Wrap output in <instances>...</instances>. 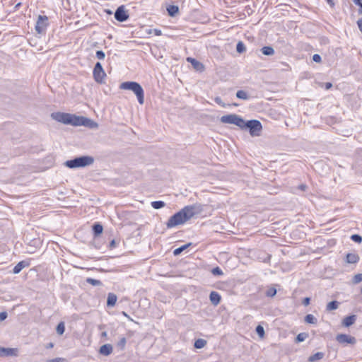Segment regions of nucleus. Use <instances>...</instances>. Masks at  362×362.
<instances>
[{
  "mask_svg": "<svg viewBox=\"0 0 362 362\" xmlns=\"http://www.w3.org/2000/svg\"><path fill=\"white\" fill-rule=\"evenodd\" d=\"M203 209L204 206L201 204L185 206L170 217L166 223V227L168 228H172L178 225L184 224L194 216L201 214Z\"/></svg>",
  "mask_w": 362,
  "mask_h": 362,
  "instance_id": "nucleus-1",
  "label": "nucleus"
},
{
  "mask_svg": "<svg viewBox=\"0 0 362 362\" xmlns=\"http://www.w3.org/2000/svg\"><path fill=\"white\" fill-rule=\"evenodd\" d=\"M51 117L54 120L66 125L74 127L83 126L90 129L98 127V123L93 120L83 116H77L74 114L56 112L51 114Z\"/></svg>",
  "mask_w": 362,
  "mask_h": 362,
  "instance_id": "nucleus-2",
  "label": "nucleus"
},
{
  "mask_svg": "<svg viewBox=\"0 0 362 362\" xmlns=\"http://www.w3.org/2000/svg\"><path fill=\"white\" fill-rule=\"evenodd\" d=\"M119 89L132 90L136 96L140 105L144 103V90L142 86L136 81H124L120 83Z\"/></svg>",
  "mask_w": 362,
  "mask_h": 362,
  "instance_id": "nucleus-3",
  "label": "nucleus"
},
{
  "mask_svg": "<svg viewBox=\"0 0 362 362\" xmlns=\"http://www.w3.org/2000/svg\"><path fill=\"white\" fill-rule=\"evenodd\" d=\"M93 163V157L90 156H82L66 160L64 163V165L69 168L74 169L78 168H84L92 165Z\"/></svg>",
  "mask_w": 362,
  "mask_h": 362,
  "instance_id": "nucleus-4",
  "label": "nucleus"
},
{
  "mask_svg": "<svg viewBox=\"0 0 362 362\" xmlns=\"http://www.w3.org/2000/svg\"><path fill=\"white\" fill-rule=\"evenodd\" d=\"M241 129H248L252 136H258L262 130V123L257 119L243 120Z\"/></svg>",
  "mask_w": 362,
  "mask_h": 362,
  "instance_id": "nucleus-5",
  "label": "nucleus"
},
{
  "mask_svg": "<svg viewBox=\"0 0 362 362\" xmlns=\"http://www.w3.org/2000/svg\"><path fill=\"white\" fill-rule=\"evenodd\" d=\"M243 120L244 119L242 117L236 114L223 115L220 119L222 123L235 124L240 129L243 128Z\"/></svg>",
  "mask_w": 362,
  "mask_h": 362,
  "instance_id": "nucleus-6",
  "label": "nucleus"
},
{
  "mask_svg": "<svg viewBox=\"0 0 362 362\" xmlns=\"http://www.w3.org/2000/svg\"><path fill=\"white\" fill-rule=\"evenodd\" d=\"M129 17V16L123 5L119 6L115 12V18L119 22H124Z\"/></svg>",
  "mask_w": 362,
  "mask_h": 362,
  "instance_id": "nucleus-7",
  "label": "nucleus"
},
{
  "mask_svg": "<svg viewBox=\"0 0 362 362\" xmlns=\"http://www.w3.org/2000/svg\"><path fill=\"white\" fill-rule=\"evenodd\" d=\"M336 340L338 343L344 344H355L356 343V339L355 337H351L346 334H339L336 337Z\"/></svg>",
  "mask_w": 362,
  "mask_h": 362,
  "instance_id": "nucleus-8",
  "label": "nucleus"
},
{
  "mask_svg": "<svg viewBox=\"0 0 362 362\" xmlns=\"http://www.w3.org/2000/svg\"><path fill=\"white\" fill-rule=\"evenodd\" d=\"M29 43L32 47L35 48L37 51H40L43 49L44 46V40L41 38V37L38 35H35L29 40Z\"/></svg>",
  "mask_w": 362,
  "mask_h": 362,
  "instance_id": "nucleus-9",
  "label": "nucleus"
},
{
  "mask_svg": "<svg viewBox=\"0 0 362 362\" xmlns=\"http://www.w3.org/2000/svg\"><path fill=\"white\" fill-rule=\"evenodd\" d=\"M93 78L97 83L103 84L105 83L106 73L104 69H93Z\"/></svg>",
  "mask_w": 362,
  "mask_h": 362,
  "instance_id": "nucleus-10",
  "label": "nucleus"
},
{
  "mask_svg": "<svg viewBox=\"0 0 362 362\" xmlns=\"http://www.w3.org/2000/svg\"><path fill=\"white\" fill-rule=\"evenodd\" d=\"M45 28V16L40 15L35 25V30L38 35L42 34Z\"/></svg>",
  "mask_w": 362,
  "mask_h": 362,
  "instance_id": "nucleus-11",
  "label": "nucleus"
},
{
  "mask_svg": "<svg viewBox=\"0 0 362 362\" xmlns=\"http://www.w3.org/2000/svg\"><path fill=\"white\" fill-rule=\"evenodd\" d=\"M18 349L0 347V356H17Z\"/></svg>",
  "mask_w": 362,
  "mask_h": 362,
  "instance_id": "nucleus-12",
  "label": "nucleus"
},
{
  "mask_svg": "<svg viewBox=\"0 0 362 362\" xmlns=\"http://www.w3.org/2000/svg\"><path fill=\"white\" fill-rule=\"evenodd\" d=\"M209 300L213 305L216 306L221 303V296L218 292L213 291L209 294Z\"/></svg>",
  "mask_w": 362,
  "mask_h": 362,
  "instance_id": "nucleus-13",
  "label": "nucleus"
},
{
  "mask_svg": "<svg viewBox=\"0 0 362 362\" xmlns=\"http://www.w3.org/2000/svg\"><path fill=\"white\" fill-rule=\"evenodd\" d=\"M356 315H351L344 317L342 320L341 325L345 327H349L352 325H354L356 320Z\"/></svg>",
  "mask_w": 362,
  "mask_h": 362,
  "instance_id": "nucleus-14",
  "label": "nucleus"
},
{
  "mask_svg": "<svg viewBox=\"0 0 362 362\" xmlns=\"http://www.w3.org/2000/svg\"><path fill=\"white\" fill-rule=\"evenodd\" d=\"M112 350H113V349H112V346L111 344H105L102 345L100 347L99 353L101 355L107 356L112 354Z\"/></svg>",
  "mask_w": 362,
  "mask_h": 362,
  "instance_id": "nucleus-15",
  "label": "nucleus"
},
{
  "mask_svg": "<svg viewBox=\"0 0 362 362\" xmlns=\"http://www.w3.org/2000/svg\"><path fill=\"white\" fill-rule=\"evenodd\" d=\"M30 265L29 262L26 260H23L19 262L13 269V272L14 274H18L21 272V270L25 267H28Z\"/></svg>",
  "mask_w": 362,
  "mask_h": 362,
  "instance_id": "nucleus-16",
  "label": "nucleus"
},
{
  "mask_svg": "<svg viewBox=\"0 0 362 362\" xmlns=\"http://www.w3.org/2000/svg\"><path fill=\"white\" fill-rule=\"evenodd\" d=\"M92 230L93 236L98 237L103 231V226L100 223L96 222L92 226Z\"/></svg>",
  "mask_w": 362,
  "mask_h": 362,
  "instance_id": "nucleus-17",
  "label": "nucleus"
},
{
  "mask_svg": "<svg viewBox=\"0 0 362 362\" xmlns=\"http://www.w3.org/2000/svg\"><path fill=\"white\" fill-rule=\"evenodd\" d=\"M117 300V296L113 293H109L107 298V306L109 308L114 307Z\"/></svg>",
  "mask_w": 362,
  "mask_h": 362,
  "instance_id": "nucleus-18",
  "label": "nucleus"
},
{
  "mask_svg": "<svg viewBox=\"0 0 362 362\" xmlns=\"http://www.w3.org/2000/svg\"><path fill=\"white\" fill-rule=\"evenodd\" d=\"M359 257L355 253H348L346 256V262L349 264H356L358 262Z\"/></svg>",
  "mask_w": 362,
  "mask_h": 362,
  "instance_id": "nucleus-19",
  "label": "nucleus"
},
{
  "mask_svg": "<svg viewBox=\"0 0 362 362\" xmlns=\"http://www.w3.org/2000/svg\"><path fill=\"white\" fill-rule=\"evenodd\" d=\"M354 168L356 173L362 175V154L357 158Z\"/></svg>",
  "mask_w": 362,
  "mask_h": 362,
  "instance_id": "nucleus-20",
  "label": "nucleus"
},
{
  "mask_svg": "<svg viewBox=\"0 0 362 362\" xmlns=\"http://www.w3.org/2000/svg\"><path fill=\"white\" fill-rule=\"evenodd\" d=\"M167 11L170 16L174 17L179 13V8L175 5H170L167 7Z\"/></svg>",
  "mask_w": 362,
  "mask_h": 362,
  "instance_id": "nucleus-21",
  "label": "nucleus"
},
{
  "mask_svg": "<svg viewBox=\"0 0 362 362\" xmlns=\"http://www.w3.org/2000/svg\"><path fill=\"white\" fill-rule=\"evenodd\" d=\"M260 51L266 56H272L274 54V49L271 46H264L261 48Z\"/></svg>",
  "mask_w": 362,
  "mask_h": 362,
  "instance_id": "nucleus-22",
  "label": "nucleus"
},
{
  "mask_svg": "<svg viewBox=\"0 0 362 362\" xmlns=\"http://www.w3.org/2000/svg\"><path fill=\"white\" fill-rule=\"evenodd\" d=\"M339 303L337 300H332L327 303L326 310L327 311H332L337 310L339 307Z\"/></svg>",
  "mask_w": 362,
  "mask_h": 362,
  "instance_id": "nucleus-23",
  "label": "nucleus"
},
{
  "mask_svg": "<svg viewBox=\"0 0 362 362\" xmlns=\"http://www.w3.org/2000/svg\"><path fill=\"white\" fill-rule=\"evenodd\" d=\"M324 353L322 352H317L315 354L310 356L308 358L310 362H315L322 359L324 357Z\"/></svg>",
  "mask_w": 362,
  "mask_h": 362,
  "instance_id": "nucleus-24",
  "label": "nucleus"
},
{
  "mask_svg": "<svg viewBox=\"0 0 362 362\" xmlns=\"http://www.w3.org/2000/svg\"><path fill=\"white\" fill-rule=\"evenodd\" d=\"M304 320L308 324L315 325L317 322V319L312 314H308L305 316Z\"/></svg>",
  "mask_w": 362,
  "mask_h": 362,
  "instance_id": "nucleus-25",
  "label": "nucleus"
},
{
  "mask_svg": "<svg viewBox=\"0 0 362 362\" xmlns=\"http://www.w3.org/2000/svg\"><path fill=\"white\" fill-rule=\"evenodd\" d=\"M236 97L239 99L245 100L250 99V96H249L248 93L243 90H238L236 93Z\"/></svg>",
  "mask_w": 362,
  "mask_h": 362,
  "instance_id": "nucleus-26",
  "label": "nucleus"
},
{
  "mask_svg": "<svg viewBox=\"0 0 362 362\" xmlns=\"http://www.w3.org/2000/svg\"><path fill=\"white\" fill-rule=\"evenodd\" d=\"M191 245H192V243H189L180 246V247L175 249L174 251H173V255L175 256H177V255H180L184 250H185Z\"/></svg>",
  "mask_w": 362,
  "mask_h": 362,
  "instance_id": "nucleus-27",
  "label": "nucleus"
},
{
  "mask_svg": "<svg viewBox=\"0 0 362 362\" xmlns=\"http://www.w3.org/2000/svg\"><path fill=\"white\" fill-rule=\"evenodd\" d=\"M187 61L192 64L193 68H204L203 64L194 58L187 57Z\"/></svg>",
  "mask_w": 362,
  "mask_h": 362,
  "instance_id": "nucleus-28",
  "label": "nucleus"
},
{
  "mask_svg": "<svg viewBox=\"0 0 362 362\" xmlns=\"http://www.w3.org/2000/svg\"><path fill=\"white\" fill-rule=\"evenodd\" d=\"M151 206L155 209H160L165 206L163 201H153L151 204Z\"/></svg>",
  "mask_w": 362,
  "mask_h": 362,
  "instance_id": "nucleus-29",
  "label": "nucleus"
},
{
  "mask_svg": "<svg viewBox=\"0 0 362 362\" xmlns=\"http://www.w3.org/2000/svg\"><path fill=\"white\" fill-rule=\"evenodd\" d=\"M206 344V341L205 339H198L195 341V342L194 344V346L196 349H199L203 348Z\"/></svg>",
  "mask_w": 362,
  "mask_h": 362,
  "instance_id": "nucleus-30",
  "label": "nucleus"
},
{
  "mask_svg": "<svg viewBox=\"0 0 362 362\" xmlns=\"http://www.w3.org/2000/svg\"><path fill=\"white\" fill-rule=\"evenodd\" d=\"M56 332L59 335H62L65 332V324L64 322H60L57 327Z\"/></svg>",
  "mask_w": 362,
  "mask_h": 362,
  "instance_id": "nucleus-31",
  "label": "nucleus"
},
{
  "mask_svg": "<svg viewBox=\"0 0 362 362\" xmlns=\"http://www.w3.org/2000/svg\"><path fill=\"white\" fill-rule=\"evenodd\" d=\"M276 288L274 286H272L267 290V291L265 292V295L267 297L272 298L276 296Z\"/></svg>",
  "mask_w": 362,
  "mask_h": 362,
  "instance_id": "nucleus-32",
  "label": "nucleus"
},
{
  "mask_svg": "<svg viewBox=\"0 0 362 362\" xmlns=\"http://www.w3.org/2000/svg\"><path fill=\"white\" fill-rule=\"evenodd\" d=\"M308 337V334L306 332L299 333L296 338V343L302 342V341H305Z\"/></svg>",
  "mask_w": 362,
  "mask_h": 362,
  "instance_id": "nucleus-33",
  "label": "nucleus"
},
{
  "mask_svg": "<svg viewBox=\"0 0 362 362\" xmlns=\"http://www.w3.org/2000/svg\"><path fill=\"white\" fill-rule=\"evenodd\" d=\"M86 282L91 284L92 286H101L103 284L101 281L98 280V279H94L92 278H87Z\"/></svg>",
  "mask_w": 362,
  "mask_h": 362,
  "instance_id": "nucleus-34",
  "label": "nucleus"
},
{
  "mask_svg": "<svg viewBox=\"0 0 362 362\" xmlns=\"http://www.w3.org/2000/svg\"><path fill=\"white\" fill-rule=\"evenodd\" d=\"M246 49L245 44L242 41H239L236 45L237 52L241 54L243 53Z\"/></svg>",
  "mask_w": 362,
  "mask_h": 362,
  "instance_id": "nucleus-35",
  "label": "nucleus"
},
{
  "mask_svg": "<svg viewBox=\"0 0 362 362\" xmlns=\"http://www.w3.org/2000/svg\"><path fill=\"white\" fill-rule=\"evenodd\" d=\"M255 331L259 337L262 338L264 336V329L262 325H257L256 327Z\"/></svg>",
  "mask_w": 362,
  "mask_h": 362,
  "instance_id": "nucleus-36",
  "label": "nucleus"
},
{
  "mask_svg": "<svg viewBox=\"0 0 362 362\" xmlns=\"http://www.w3.org/2000/svg\"><path fill=\"white\" fill-rule=\"evenodd\" d=\"M211 274L214 276H221L223 274V272L219 267H216L211 269Z\"/></svg>",
  "mask_w": 362,
  "mask_h": 362,
  "instance_id": "nucleus-37",
  "label": "nucleus"
},
{
  "mask_svg": "<svg viewBox=\"0 0 362 362\" xmlns=\"http://www.w3.org/2000/svg\"><path fill=\"white\" fill-rule=\"evenodd\" d=\"M351 240L355 243H361L362 242V236L359 234H353L351 236Z\"/></svg>",
  "mask_w": 362,
  "mask_h": 362,
  "instance_id": "nucleus-38",
  "label": "nucleus"
},
{
  "mask_svg": "<svg viewBox=\"0 0 362 362\" xmlns=\"http://www.w3.org/2000/svg\"><path fill=\"white\" fill-rule=\"evenodd\" d=\"M127 339L124 337H122L117 343V346L123 349L126 345Z\"/></svg>",
  "mask_w": 362,
  "mask_h": 362,
  "instance_id": "nucleus-39",
  "label": "nucleus"
},
{
  "mask_svg": "<svg viewBox=\"0 0 362 362\" xmlns=\"http://www.w3.org/2000/svg\"><path fill=\"white\" fill-rule=\"evenodd\" d=\"M362 281V274H356L353 278L354 284H358Z\"/></svg>",
  "mask_w": 362,
  "mask_h": 362,
  "instance_id": "nucleus-40",
  "label": "nucleus"
},
{
  "mask_svg": "<svg viewBox=\"0 0 362 362\" xmlns=\"http://www.w3.org/2000/svg\"><path fill=\"white\" fill-rule=\"evenodd\" d=\"M214 102L223 107H226V104L223 102L222 99L219 96H217L214 98Z\"/></svg>",
  "mask_w": 362,
  "mask_h": 362,
  "instance_id": "nucleus-41",
  "label": "nucleus"
},
{
  "mask_svg": "<svg viewBox=\"0 0 362 362\" xmlns=\"http://www.w3.org/2000/svg\"><path fill=\"white\" fill-rule=\"evenodd\" d=\"M105 52L102 50H98L96 52V57L99 59H103L105 58Z\"/></svg>",
  "mask_w": 362,
  "mask_h": 362,
  "instance_id": "nucleus-42",
  "label": "nucleus"
},
{
  "mask_svg": "<svg viewBox=\"0 0 362 362\" xmlns=\"http://www.w3.org/2000/svg\"><path fill=\"white\" fill-rule=\"evenodd\" d=\"M47 362H66V359L64 358H55L54 359L48 360Z\"/></svg>",
  "mask_w": 362,
  "mask_h": 362,
  "instance_id": "nucleus-43",
  "label": "nucleus"
},
{
  "mask_svg": "<svg viewBox=\"0 0 362 362\" xmlns=\"http://www.w3.org/2000/svg\"><path fill=\"white\" fill-rule=\"evenodd\" d=\"M313 60L315 62H320L321 60H322V58H321V56L318 54H315L313 56Z\"/></svg>",
  "mask_w": 362,
  "mask_h": 362,
  "instance_id": "nucleus-44",
  "label": "nucleus"
},
{
  "mask_svg": "<svg viewBox=\"0 0 362 362\" xmlns=\"http://www.w3.org/2000/svg\"><path fill=\"white\" fill-rule=\"evenodd\" d=\"M310 298H309V297H305L302 300V303L305 306H308L310 304Z\"/></svg>",
  "mask_w": 362,
  "mask_h": 362,
  "instance_id": "nucleus-45",
  "label": "nucleus"
},
{
  "mask_svg": "<svg viewBox=\"0 0 362 362\" xmlns=\"http://www.w3.org/2000/svg\"><path fill=\"white\" fill-rule=\"evenodd\" d=\"M325 87V88L326 90H329V88H331L332 87V83H330V82H327V83H322V87Z\"/></svg>",
  "mask_w": 362,
  "mask_h": 362,
  "instance_id": "nucleus-46",
  "label": "nucleus"
},
{
  "mask_svg": "<svg viewBox=\"0 0 362 362\" xmlns=\"http://www.w3.org/2000/svg\"><path fill=\"white\" fill-rule=\"evenodd\" d=\"M357 25H358V28L359 29V30L361 31V34H362V18H359L357 22Z\"/></svg>",
  "mask_w": 362,
  "mask_h": 362,
  "instance_id": "nucleus-47",
  "label": "nucleus"
},
{
  "mask_svg": "<svg viewBox=\"0 0 362 362\" xmlns=\"http://www.w3.org/2000/svg\"><path fill=\"white\" fill-rule=\"evenodd\" d=\"M7 317V313L6 312L0 313V321L4 320Z\"/></svg>",
  "mask_w": 362,
  "mask_h": 362,
  "instance_id": "nucleus-48",
  "label": "nucleus"
},
{
  "mask_svg": "<svg viewBox=\"0 0 362 362\" xmlns=\"http://www.w3.org/2000/svg\"><path fill=\"white\" fill-rule=\"evenodd\" d=\"M116 247V241L115 240H112L110 242V244H109V247L110 249H112L114 247Z\"/></svg>",
  "mask_w": 362,
  "mask_h": 362,
  "instance_id": "nucleus-49",
  "label": "nucleus"
},
{
  "mask_svg": "<svg viewBox=\"0 0 362 362\" xmlns=\"http://www.w3.org/2000/svg\"><path fill=\"white\" fill-rule=\"evenodd\" d=\"M298 188L301 191H305L308 188V187L305 184H301L298 187Z\"/></svg>",
  "mask_w": 362,
  "mask_h": 362,
  "instance_id": "nucleus-50",
  "label": "nucleus"
},
{
  "mask_svg": "<svg viewBox=\"0 0 362 362\" xmlns=\"http://www.w3.org/2000/svg\"><path fill=\"white\" fill-rule=\"evenodd\" d=\"M356 1H357L356 3H358V6H359L358 13L362 14V4H360L358 0H356Z\"/></svg>",
  "mask_w": 362,
  "mask_h": 362,
  "instance_id": "nucleus-51",
  "label": "nucleus"
},
{
  "mask_svg": "<svg viewBox=\"0 0 362 362\" xmlns=\"http://www.w3.org/2000/svg\"><path fill=\"white\" fill-rule=\"evenodd\" d=\"M93 68H103L102 64L100 62H98L95 64Z\"/></svg>",
  "mask_w": 362,
  "mask_h": 362,
  "instance_id": "nucleus-52",
  "label": "nucleus"
},
{
  "mask_svg": "<svg viewBox=\"0 0 362 362\" xmlns=\"http://www.w3.org/2000/svg\"><path fill=\"white\" fill-rule=\"evenodd\" d=\"M327 4H329L331 7H333L334 6V2L333 0H326Z\"/></svg>",
  "mask_w": 362,
  "mask_h": 362,
  "instance_id": "nucleus-53",
  "label": "nucleus"
},
{
  "mask_svg": "<svg viewBox=\"0 0 362 362\" xmlns=\"http://www.w3.org/2000/svg\"><path fill=\"white\" fill-rule=\"evenodd\" d=\"M155 34L156 35H161V31L159 30H155Z\"/></svg>",
  "mask_w": 362,
  "mask_h": 362,
  "instance_id": "nucleus-54",
  "label": "nucleus"
},
{
  "mask_svg": "<svg viewBox=\"0 0 362 362\" xmlns=\"http://www.w3.org/2000/svg\"><path fill=\"white\" fill-rule=\"evenodd\" d=\"M53 346H54V344L52 342L47 344V348H52Z\"/></svg>",
  "mask_w": 362,
  "mask_h": 362,
  "instance_id": "nucleus-55",
  "label": "nucleus"
},
{
  "mask_svg": "<svg viewBox=\"0 0 362 362\" xmlns=\"http://www.w3.org/2000/svg\"><path fill=\"white\" fill-rule=\"evenodd\" d=\"M107 337V332H103L101 333V337Z\"/></svg>",
  "mask_w": 362,
  "mask_h": 362,
  "instance_id": "nucleus-56",
  "label": "nucleus"
},
{
  "mask_svg": "<svg viewBox=\"0 0 362 362\" xmlns=\"http://www.w3.org/2000/svg\"><path fill=\"white\" fill-rule=\"evenodd\" d=\"M360 4H362V0H358ZM354 3L358 6V3H356V0H353Z\"/></svg>",
  "mask_w": 362,
  "mask_h": 362,
  "instance_id": "nucleus-57",
  "label": "nucleus"
},
{
  "mask_svg": "<svg viewBox=\"0 0 362 362\" xmlns=\"http://www.w3.org/2000/svg\"><path fill=\"white\" fill-rule=\"evenodd\" d=\"M361 293H362V288H361Z\"/></svg>",
  "mask_w": 362,
  "mask_h": 362,
  "instance_id": "nucleus-58",
  "label": "nucleus"
}]
</instances>
